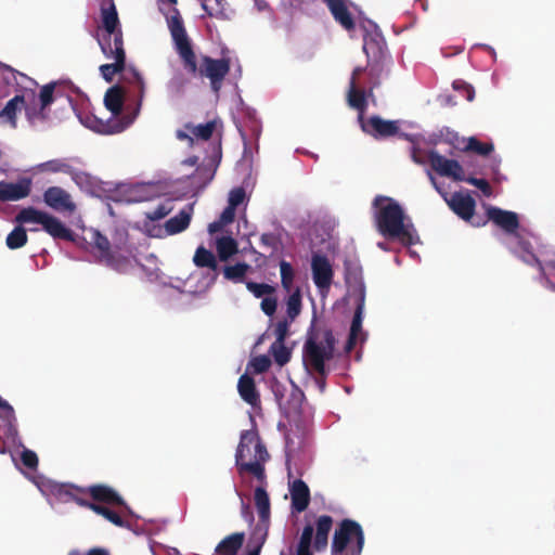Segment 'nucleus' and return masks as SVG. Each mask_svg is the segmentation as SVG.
<instances>
[{
    "instance_id": "obj_1",
    "label": "nucleus",
    "mask_w": 555,
    "mask_h": 555,
    "mask_svg": "<svg viewBox=\"0 0 555 555\" xmlns=\"http://www.w3.org/2000/svg\"><path fill=\"white\" fill-rule=\"evenodd\" d=\"M375 219L380 234L386 237L398 238L405 245L418 243V235L404 216L400 205L390 197L377 196L374 201Z\"/></svg>"
},
{
    "instance_id": "obj_2",
    "label": "nucleus",
    "mask_w": 555,
    "mask_h": 555,
    "mask_svg": "<svg viewBox=\"0 0 555 555\" xmlns=\"http://www.w3.org/2000/svg\"><path fill=\"white\" fill-rule=\"evenodd\" d=\"M486 214L488 219L503 231L502 242L513 254L526 263L535 261L531 243L519 232V218L516 212L488 206Z\"/></svg>"
},
{
    "instance_id": "obj_3",
    "label": "nucleus",
    "mask_w": 555,
    "mask_h": 555,
    "mask_svg": "<svg viewBox=\"0 0 555 555\" xmlns=\"http://www.w3.org/2000/svg\"><path fill=\"white\" fill-rule=\"evenodd\" d=\"M361 68L358 67L353 70L352 76L350 78L349 82V90H348V103L351 107L360 111L362 113L366 105V99L362 90H360L357 77L361 73ZM360 121H361V128L364 132L376 137V138H383V137H389L393 134H400L403 135V133L400 132L402 128H410L412 127V124L406 121H400V120H384L378 116H373L369 120L362 119V114H360ZM404 137L410 140L411 142H414L415 137L414 135H406Z\"/></svg>"
},
{
    "instance_id": "obj_4",
    "label": "nucleus",
    "mask_w": 555,
    "mask_h": 555,
    "mask_svg": "<svg viewBox=\"0 0 555 555\" xmlns=\"http://www.w3.org/2000/svg\"><path fill=\"white\" fill-rule=\"evenodd\" d=\"M268 459V452L259 440L256 430H245L241 435L235 461L241 472L253 474L258 479L264 476L263 463Z\"/></svg>"
},
{
    "instance_id": "obj_5",
    "label": "nucleus",
    "mask_w": 555,
    "mask_h": 555,
    "mask_svg": "<svg viewBox=\"0 0 555 555\" xmlns=\"http://www.w3.org/2000/svg\"><path fill=\"white\" fill-rule=\"evenodd\" d=\"M160 11L164 13L167 26L175 42V47L184 62V66L191 72H196L195 54L188 38L182 18L176 9L177 0H158Z\"/></svg>"
},
{
    "instance_id": "obj_6",
    "label": "nucleus",
    "mask_w": 555,
    "mask_h": 555,
    "mask_svg": "<svg viewBox=\"0 0 555 555\" xmlns=\"http://www.w3.org/2000/svg\"><path fill=\"white\" fill-rule=\"evenodd\" d=\"M85 240L93 247L100 262L116 271L126 270L129 261L126 254H129V250L126 248L125 240L121 236L112 244L101 232L90 228L86 230Z\"/></svg>"
},
{
    "instance_id": "obj_7",
    "label": "nucleus",
    "mask_w": 555,
    "mask_h": 555,
    "mask_svg": "<svg viewBox=\"0 0 555 555\" xmlns=\"http://www.w3.org/2000/svg\"><path fill=\"white\" fill-rule=\"evenodd\" d=\"M335 339L332 332L317 330L309 334L304 347V364L308 370L324 373L325 362L334 352Z\"/></svg>"
},
{
    "instance_id": "obj_8",
    "label": "nucleus",
    "mask_w": 555,
    "mask_h": 555,
    "mask_svg": "<svg viewBox=\"0 0 555 555\" xmlns=\"http://www.w3.org/2000/svg\"><path fill=\"white\" fill-rule=\"evenodd\" d=\"M348 294L356 298V311L350 326V334L346 350L350 351L358 344H362L366 335L362 328L364 307H365V286L360 272H349L346 276Z\"/></svg>"
},
{
    "instance_id": "obj_9",
    "label": "nucleus",
    "mask_w": 555,
    "mask_h": 555,
    "mask_svg": "<svg viewBox=\"0 0 555 555\" xmlns=\"http://www.w3.org/2000/svg\"><path fill=\"white\" fill-rule=\"evenodd\" d=\"M364 544V534L361 526L346 519L335 531L332 553L333 555H361Z\"/></svg>"
},
{
    "instance_id": "obj_10",
    "label": "nucleus",
    "mask_w": 555,
    "mask_h": 555,
    "mask_svg": "<svg viewBox=\"0 0 555 555\" xmlns=\"http://www.w3.org/2000/svg\"><path fill=\"white\" fill-rule=\"evenodd\" d=\"M16 221L22 224L41 225L53 238L73 240V232L59 218L34 207L22 209L16 216Z\"/></svg>"
},
{
    "instance_id": "obj_11",
    "label": "nucleus",
    "mask_w": 555,
    "mask_h": 555,
    "mask_svg": "<svg viewBox=\"0 0 555 555\" xmlns=\"http://www.w3.org/2000/svg\"><path fill=\"white\" fill-rule=\"evenodd\" d=\"M90 492L95 500L102 501L109 506L104 504H90L96 514L102 515L105 519L112 524L124 527L125 522L121 517V512L115 509V507L124 508V502L121 498L111 488L106 486H94L90 488Z\"/></svg>"
},
{
    "instance_id": "obj_12",
    "label": "nucleus",
    "mask_w": 555,
    "mask_h": 555,
    "mask_svg": "<svg viewBox=\"0 0 555 555\" xmlns=\"http://www.w3.org/2000/svg\"><path fill=\"white\" fill-rule=\"evenodd\" d=\"M27 477L38 488L40 493L47 498L52 507L56 503H67L70 501H75L78 505H83L82 500L77 496V490L74 487L59 483L44 476L31 475Z\"/></svg>"
},
{
    "instance_id": "obj_13",
    "label": "nucleus",
    "mask_w": 555,
    "mask_h": 555,
    "mask_svg": "<svg viewBox=\"0 0 555 555\" xmlns=\"http://www.w3.org/2000/svg\"><path fill=\"white\" fill-rule=\"evenodd\" d=\"M27 477L38 488L40 493L47 498L52 507L56 503H67L70 501H75L78 505H83L82 500L77 496V490L74 487L59 483L44 476L31 475Z\"/></svg>"
},
{
    "instance_id": "obj_14",
    "label": "nucleus",
    "mask_w": 555,
    "mask_h": 555,
    "mask_svg": "<svg viewBox=\"0 0 555 555\" xmlns=\"http://www.w3.org/2000/svg\"><path fill=\"white\" fill-rule=\"evenodd\" d=\"M21 447L15 427V414L12 405L0 397V453H10L16 461L14 448Z\"/></svg>"
},
{
    "instance_id": "obj_15",
    "label": "nucleus",
    "mask_w": 555,
    "mask_h": 555,
    "mask_svg": "<svg viewBox=\"0 0 555 555\" xmlns=\"http://www.w3.org/2000/svg\"><path fill=\"white\" fill-rule=\"evenodd\" d=\"M140 112V104L132 113L125 114L122 117H109L103 120L94 115L80 116V122L88 129L100 134H116L129 128Z\"/></svg>"
},
{
    "instance_id": "obj_16",
    "label": "nucleus",
    "mask_w": 555,
    "mask_h": 555,
    "mask_svg": "<svg viewBox=\"0 0 555 555\" xmlns=\"http://www.w3.org/2000/svg\"><path fill=\"white\" fill-rule=\"evenodd\" d=\"M193 215V205L183 208L178 215L168 219L165 224H151L145 225V233L151 237L163 238L169 235H176L190 225Z\"/></svg>"
},
{
    "instance_id": "obj_17",
    "label": "nucleus",
    "mask_w": 555,
    "mask_h": 555,
    "mask_svg": "<svg viewBox=\"0 0 555 555\" xmlns=\"http://www.w3.org/2000/svg\"><path fill=\"white\" fill-rule=\"evenodd\" d=\"M99 43L101 46L102 52L106 55V57L114 60V63L112 64H104L100 66V72L103 78L106 81H111L113 77L117 73L121 72L125 67L122 39L120 36H116L115 47H113L111 42H107L106 39H99Z\"/></svg>"
},
{
    "instance_id": "obj_18",
    "label": "nucleus",
    "mask_w": 555,
    "mask_h": 555,
    "mask_svg": "<svg viewBox=\"0 0 555 555\" xmlns=\"http://www.w3.org/2000/svg\"><path fill=\"white\" fill-rule=\"evenodd\" d=\"M193 262L198 268H208L211 271L204 274L199 281V284L194 289L190 291L193 294H204L214 285L217 279V258L210 250L199 246L195 250Z\"/></svg>"
},
{
    "instance_id": "obj_19",
    "label": "nucleus",
    "mask_w": 555,
    "mask_h": 555,
    "mask_svg": "<svg viewBox=\"0 0 555 555\" xmlns=\"http://www.w3.org/2000/svg\"><path fill=\"white\" fill-rule=\"evenodd\" d=\"M55 86L56 83L54 82L43 86L39 95L35 92V100L25 102L23 109H25L27 120L31 125H37L44 120V109L53 102V91Z\"/></svg>"
},
{
    "instance_id": "obj_20",
    "label": "nucleus",
    "mask_w": 555,
    "mask_h": 555,
    "mask_svg": "<svg viewBox=\"0 0 555 555\" xmlns=\"http://www.w3.org/2000/svg\"><path fill=\"white\" fill-rule=\"evenodd\" d=\"M29 86L25 87L21 94L12 98L0 111V119L3 125L10 126L15 129L17 127V114L23 109L25 102L35 100V87L37 83L28 79Z\"/></svg>"
},
{
    "instance_id": "obj_21",
    "label": "nucleus",
    "mask_w": 555,
    "mask_h": 555,
    "mask_svg": "<svg viewBox=\"0 0 555 555\" xmlns=\"http://www.w3.org/2000/svg\"><path fill=\"white\" fill-rule=\"evenodd\" d=\"M429 180L434 188L444 197L449 207L462 219L469 220L475 211L476 203L474 198L467 193H454L450 198L447 197V193L437 183L430 171H427Z\"/></svg>"
},
{
    "instance_id": "obj_22",
    "label": "nucleus",
    "mask_w": 555,
    "mask_h": 555,
    "mask_svg": "<svg viewBox=\"0 0 555 555\" xmlns=\"http://www.w3.org/2000/svg\"><path fill=\"white\" fill-rule=\"evenodd\" d=\"M312 280L322 296L328 293L333 281V268L330 260L321 255H313L311 259Z\"/></svg>"
},
{
    "instance_id": "obj_23",
    "label": "nucleus",
    "mask_w": 555,
    "mask_h": 555,
    "mask_svg": "<svg viewBox=\"0 0 555 555\" xmlns=\"http://www.w3.org/2000/svg\"><path fill=\"white\" fill-rule=\"evenodd\" d=\"M428 162L431 168L442 177L451 178L454 181L466 180L463 167L454 159L446 158L437 152L431 151L428 154Z\"/></svg>"
},
{
    "instance_id": "obj_24",
    "label": "nucleus",
    "mask_w": 555,
    "mask_h": 555,
    "mask_svg": "<svg viewBox=\"0 0 555 555\" xmlns=\"http://www.w3.org/2000/svg\"><path fill=\"white\" fill-rule=\"evenodd\" d=\"M43 202L59 212H74L77 208L72 195L61 186H50L43 192Z\"/></svg>"
},
{
    "instance_id": "obj_25",
    "label": "nucleus",
    "mask_w": 555,
    "mask_h": 555,
    "mask_svg": "<svg viewBox=\"0 0 555 555\" xmlns=\"http://www.w3.org/2000/svg\"><path fill=\"white\" fill-rule=\"evenodd\" d=\"M30 178H22L16 182H0V201H20L27 197L31 191Z\"/></svg>"
},
{
    "instance_id": "obj_26",
    "label": "nucleus",
    "mask_w": 555,
    "mask_h": 555,
    "mask_svg": "<svg viewBox=\"0 0 555 555\" xmlns=\"http://www.w3.org/2000/svg\"><path fill=\"white\" fill-rule=\"evenodd\" d=\"M229 72V62L225 60H212L205 57L201 73L208 77L211 81L214 91H218L221 86V81Z\"/></svg>"
},
{
    "instance_id": "obj_27",
    "label": "nucleus",
    "mask_w": 555,
    "mask_h": 555,
    "mask_svg": "<svg viewBox=\"0 0 555 555\" xmlns=\"http://www.w3.org/2000/svg\"><path fill=\"white\" fill-rule=\"evenodd\" d=\"M75 168V159L68 157L52 158L47 162L40 163L34 167L37 173L46 175H66L73 173Z\"/></svg>"
},
{
    "instance_id": "obj_28",
    "label": "nucleus",
    "mask_w": 555,
    "mask_h": 555,
    "mask_svg": "<svg viewBox=\"0 0 555 555\" xmlns=\"http://www.w3.org/2000/svg\"><path fill=\"white\" fill-rule=\"evenodd\" d=\"M173 208V201L170 197H159L155 199L152 206L144 212L147 220L144 222L143 228L145 229L147 223H150V225L155 224L154 221L165 218Z\"/></svg>"
},
{
    "instance_id": "obj_29",
    "label": "nucleus",
    "mask_w": 555,
    "mask_h": 555,
    "mask_svg": "<svg viewBox=\"0 0 555 555\" xmlns=\"http://www.w3.org/2000/svg\"><path fill=\"white\" fill-rule=\"evenodd\" d=\"M325 2L335 21L346 30H351L354 23L348 10V0H325Z\"/></svg>"
},
{
    "instance_id": "obj_30",
    "label": "nucleus",
    "mask_w": 555,
    "mask_h": 555,
    "mask_svg": "<svg viewBox=\"0 0 555 555\" xmlns=\"http://www.w3.org/2000/svg\"><path fill=\"white\" fill-rule=\"evenodd\" d=\"M102 20L105 35L101 39H106L107 42L115 47V38L116 36H121V33L118 29V16L114 5L102 10ZM120 38L122 39V37Z\"/></svg>"
},
{
    "instance_id": "obj_31",
    "label": "nucleus",
    "mask_w": 555,
    "mask_h": 555,
    "mask_svg": "<svg viewBox=\"0 0 555 555\" xmlns=\"http://www.w3.org/2000/svg\"><path fill=\"white\" fill-rule=\"evenodd\" d=\"M292 506L297 512H302L307 508L310 501V492L308 486L302 480H295L291 485Z\"/></svg>"
},
{
    "instance_id": "obj_32",
    "label": "nucleus",
    "mask_w": 555,
    "mask_h": 555,
    "mask_svg": "<svg viewBox=\"0 0 555 555\" xmlns=\"http://www.w3.org/2000/svg\"><path fill=\"white\" fill-rule=\"evenodd\" d=\"M237 390L241 398L251 406H258L259 404V392L256 389L254 379L248 375L244 374L240 377L237 383Z\"/></svg>"
},
{
    "instance_id": "obj_33",
    "label": "nucleus",
    "mask_w": 555,
    "mask_h": 555,
    "mask_svg": "<svg viewBox=\"0 0 555 555\" xmlns=\"http://www.w3.org/2000/svg\"><path fill=\"white\" fill-rule=\"evenodd\" d=\"M73 182L85 193L93 195L100 189L99 180L76 166L70 175Z\"/></svg>"
},
{
    "instance_id": "obj_34",
    "label": "nucleus",
    "mask_w": 555,
    "mask_h": 555,
    "mask_svg": "<svg viewBox=\"0 0 555 555\" xmlns=\"http://www.w3.org/2000/svg\"><path fill=\"white\" fill-rule=\"evenodd\" d=\"M202 8L208 15L221 20H231L234 16V11L229 8L225 0H198Z\"/></svg>"
},
{
    "instance_id": "obj_35",
    "label": "nucleus",
    "mask_w": 555,
    "mask_h": 555,
    "mask_svg": "<svg viewBox=\"0 0 555 555\" xmlns=\"http://www.w3.org/2000/svg\"><path fill=\"white\" fill-rule=\"evenodd\" d=\"M215 247L221 261L229 260L238 251L237 242L231 235L216 236Z\"/></svg>"
},
{
    "instance_id": "obj_36",
    "label": "nucleus",
    "mask_w": 555,
    "mask_h": 555,
    "mask_svg": "<svg viewBox=\"0 0 555 555\" xmlns=\"http://www.w3.org/2000/svg\"><path fill=\"white\" fill-rule=\"evenodd\" d=\"M104 104L107 111L112 113L111 117H120L122 104H124V92L121 88L114 86L109 88L104 96Z\"/></svg>"
},
{
    "instance_id": "obj_37",
    "label": "nucleus",
    "mask_w": 555,
    "mask_h": 555,
    "mask_svg": "<svg viewBox=\"0 0 555 555\" xmlns=\"http://www.w3.org/2000/svg\"><path fill=\"white\" fill-rule=\"evenodd\" d=\"M461 143V145H457V149L465 152H475L482 156L490 154L494 150V146L491 142L482 143L475 137L462 138Z\"/></svg>"
},
{
    "instance_id": "obj_38",
    "label": "nucleus",
    "mask_w": 555,
    "mask_h": 555,
    "mask_svg": "<svg viewBox=\"0 0 555 555\" xmlns=\"http://www.w3.org/2000/svg\"><path fill=\"white\" fill-rule=\"evenodd\" d=\"M244 542L243 533H232L225 537L216 547V552L221 555H233Z\"/></svg>"
},
{
    "instance_id": "obj_39",
    "label": "nucleus",
    "mask_w": 555,
    "mask_h": 555,
    "mask_svg": "<svg viewBox=\"0 0 555 555\" xmlns=\"http://www.w3.org/2000/svg\"><path fill=\"white\" fill-rule=\"evenodd\" d=\"M333 520L330 516L323 515L317 521L315 548L320 550L327 545L328 533L332 529Z\"/></svg>"
},
{
    "instance_id": "obj_40",
    "label": "nucleus",
    "mask_w": 555,
    "mask_h": 555,
    "mask_svg": "<svg viewBox=\"0 0 555 555\" xmlns=\"http://www.w3.org/2000/svg\"><path fill=\"white\" fill-rule=\"evenodd\" d=\"M254 499L260 519L267 521L270 516V500L268 493L263 488L258 487L255 490Z\"/></svg>"
},
{
    "instance_id": "obj_41",
    "label": "nucleus",
    "mask_w": 555,
    "mask_h": 555,
    "mask_svg": "<svg viewBox=\"0 0 555 555\" xmlns=\"http://www.w3.org/2000/svg\"><path fill=\"white\" fill-rule=\"evenodd\" d=\"M249 269V264L245 262H238L234 266L224 267L223 275L227 280H230L234 283H242L244 282V278Z\"/></svg>"
},
{
    "instance_id": "obj_42",
    "label": "nucleus",
    "mask_w": 555,
    "mask_h": 555,
    "mask_svg": "<svg viewBox=\"0 0 555 555\" xmlns=\"http://www.w3.org/2000/svg\"><path fill=\"white\" fill-rule=\"evenodd\" d=\"M384 40L382 35L375 30L372 35L364 37L363 51L369 56L370 54H376L382 51Z\"/></svg>"
},
{
    "instance_id": "obj_43",
    "label": "nucleus",
    "mask_w": 555,
    "mask_h": 555,
    "mask_svg": "<svg viewBox=\"0 0 555 555\" xmlns=\"http://www.w3.org/2000/svg\"><path fill=\"white\" fill-rule=\"evenodd\" d=\"M301 311V295L299 288H296L286 301V312L289 321H294Z\"/></svg>"
},
{
    "instance_id": "obj_44",
    "label": "nucleus",
    "mask_w": 555,
    "mask_h": 555,
    "mask_svg": "<svg viewBox=\"0 0 555 555\" xmlns=\"http://www.w3.org/2000/svg\"><path fill=\"white\" fill-rule=\"evenodd\" d=\"M216 126H217V121H208L206 124L197 125V126L188 125L185 128L188 131H190V133L193 137H195L197 139H202V140H207L212 135V132L215 131Z\"/></svg>"
},
{
    "instance_id": "obj_45",
    "label": "nucleus",
    "mask_w": 555,
    "mask_h": 555,
    "mask_svg": "<svg viewBox=\"0 0 555 555\" xmlns=\"http://www.w3.org/2000/svg\"><path fill=\"white\" fill-rule=\"evenodd\" d=\"M270 353L280 366L286 364L291 359V351L282 341H274L270 347Z\"/></svg>"
},
{
    "instance_id": "obj_46",
    "label": "nucleus",
    "mask_w": 555,
    "mask_h": 555,
    "mask_svg": "<svg viewBox=\"0 0 555 555\" xmlns=\"http://www.w3.org/2000/svg\"><path fill=\"white\" fill-rule=\"evenodd\" d=\"M27 242V234L24 228L16 227L8 236H7V246L10 249H16L24 246Z\"/></svg>"
},
{
    "instance_id": "obj_47",
    "label": "nucleus",
    "mask_w": 555,
    "mask_h": 555,
    "mask_svg": "<svg viewBox=\"0 0 555 555\" xmlns=\"http://www.w3.org/2000/svg\"><path fill=\"white\" fill-rule=\"evenodd\" d=\"M313 535V527L308 525L304 528L296 555H311L310 545ZM283 555V553H281Z\"/></svg>"
},
{
    "instance_id": "obj_48",
    "label": "nucleus",
    "mask_w": 555,
    "mask_h": 555,
    "mask_svg": "<svg viewBox=\"0 0 555 555\" xmlns=\"http://www.w3.org/2000/svg\"><path fill=\"white\" fill-rule=\"evenodd\" d=\"M246 288L257 298H266L267 296L274 294L275 288L266 283L246 282Z\"/></svg>"
},
{
    "instance_id": "obj_49",
    "label": "nucleus",
    "mask_w": 555,
    "mask_h": 555,
    "mask_svg": "<svg viewBox=\"0 0 555 555\" xmlns=\"http://www.w3.org/2000/svg\"><path fill=\"white\" fill-rule=\"evenodd\" d=\"M271 365V360L268 356H257L253 358L248 365L247 370L251 371L253 373L260 374L266 372Z\"/></svg>"
},
{
    "instance_id": "obj_50",
    "label": "nucleus",
    "mask_w": 555,
    "mask_h": 555,
    "mask_svg": "<svg viewBox=\"0 0 555 555\" xmlns=\"http://www.w3.org/2000/svg\"><path fill=\"white\" fill-rule=\"evenodd\" d=\"M17 449H22L20 452V457L23 465L30 469L36 468L38 465L37 454L34 451L24 448L22 444L21 447L14 448L16 453L18 452Z\"/></svg>"
},
{
    "instance_id": "obj_51",
    "label": "nucleus",
    "mask_w": 555,
    "mask_h": 555,
    "mask_svg": "<svg viewBox=\"0 0 555 555\" xmlns=\"http://www.w3.org/2000/svg\"><path fill=\"white\" fill-rule=\"evenodd\" d=\"M280 273L283 287L289 291L294 280V270L292 266L286 261H282L280 263Z\"/></svg>"
},
{
    "instance_id": "obj_52",
    "label": "nucleus",
    "mask_w": 555,
    "mask_h": 555,
    "mask_svg": "<svg viewBox=\"0 0 555 555\" xmlns=\"http://www.w3.org/2000/svg\"><path fill=\"white\" fill-rule=\"evenodd\" d=\"M538 264L540 268V271L543 275V285L552 291H555V285L550 281V276L553 272H555V263H548L546 266H542L538 259L535 258V261H532L531 264Z\"/></svg>"
},
{
    "instance_id": "obj_53",
    "label": "nucleus",
    "mask_w": 555,
    "mask_h": 555,
    "mask_svg": "<svg viewBox=\"0 0 555 555\" xmlns=\"http://www.w3.org/2000/svg\"><path fill=\"white\" fill-rule=\"evenodd\" d=\"M276 307H278V298L275 296V293L263 298L260 304L261 310L268 317H272L275 313Z\"/></svg>"
},
{
    "instance_id": "obj_54",
    "label": "nucleus",
    "mask_w": 555,
    "mask_h": 555,
    "mask_svg": "<svg viewBox=\"0 0 555 555\" xmlns=\"http://www.w3.org/2000/svg\"><path fill=\"white\" fill-rule=\"evenodd\" d=\"M465 181L468 182L469 184L478 188L485 196L490 197L492 195V189L487 180L466 177Z\"/></svg>"
},
{
    "instance_id": "obj_55",
    "label": "nucleus",
    "mask_w": 555,
    "mask_h": 555,
    "mask_svg": "<svg viewBox=\"0 0 555 555\" xmlns=\"http://www.w3.org/2000/svg\"><path fill=\"white\" fill-rule=\"evenodd\" d=\"M288 327H289V323L287 320L279 321L275 324V327H274L275 341L284 343L285 338L288 335Z\"/></svg>"
},
{
    "instance_id": "obj_56",
    "label": "nucleus",
    "mask_w": 555,
    "mask_h": 555,
    "mask_svg": "<svg viewBox=\"0 0 555 555\" xmlns=\"http://www.w3.org/2000/svg\"><path fill=\"white\" fill-rule=\"evenodd\" d=\"M245 197H246V193H245L244 189H242V188L233 189L229 193V199H228L229 205L236 208L240 204H242L244 202Z\"/></svg>"
},
{
    "instance_id": "obj_57",
    "label": "nucleus",
    "mask_w": 555,
    "mask_h": 555,
    "mask_svg": "<svg viewBox=\"0 0 555 555\" xmlns=\"http://www.w3.org/2000/svg\"><path fill=\"white\" fill-rule=\"evenodd\" d=\"M183 83V79L176 76L167 83V90L171 95L179 94L182 91Z\"/></svg>"
},
{
    "instance_id": "obj_58",
    "label": "nucleus",
    "mask_w": 555,
    "mask_h": 555,
    "mask_svg": "<svg viewBox=\"0 0 555 555\" xmlns=\"http://www.w3.org/2000/svg\"><path fill=\"white\" fill-rule=\"evenodd\" d=\"M453 88L455 90H461L463 89L465 91V94H466V99L467 101L472 102L475 98V90L472 86L463 82V81H454L453 82Z\"/></svg>"
},
{
    "instance_id": "obj_59",
    "label": "nucleus",
    "mask_w": 555,
    "mask_h": 555,
    "mask_svg": "<svg viewBox=\"0 0 555 555\" xmlns=\"http://www.w3.org/2000/svg\"><path fill=\"white\" fill-rule=\"evenodd\" d=\"M235 216V207L228 205V207L222 211L220 216V220L225 224L231 223Z\"/></svg>"
},
{
    "instance_id": "obj_60",
    "label": "nucleus",
    "mask_w": 555,
    "mask_h": 555,
    "mask_svg": "<svg viewBox=\"0 0 555 555\" xmlns=\"http://www.w3.org/2000/svg\"><path fill=\"white\" fill-rule=\"evenodd\" d=\"M411 155L413 162L418 165H423L428 160V156L423 155L415 146L412 149Z\"/></svg>"
},
{
    "instance_id": "obj_61",
    "label": "nucleus",
    "mask_w": 555,
    "mask_h": 555,
    "mask_svg": "<svg viewBox=\"0 0 555 555\" xmlns=\"http://www.w3.org/2000/svg\"><path fill=\"white\" fill-rule=\"evenodd\" d=\"M225 225V223L223 221H221L220 219L217 220V221H214L211 222L209 225H208V232L209 234H215L217 232H219L222 227Z\"/></svg>"
},
{
    "instance_id": "obj_62",
    "label": "nucleus",
    "mask_w": 555,
    "mask_h": 555,
    "mask_svg": "<svg viewBox=\"0 0 555 555\" xmlns=\"http://www.w3.org/2000/svg\"><path fill=\"white\" fill-rule=\"evenodd\" d=\"M263 540H264V533L260 530V535L258 538V542H257L256 546L254 548L249 550L247 555H259L260 547H261Z\"/></svg>"
},
{
    "instance_id": "obj_63",
    "label": "nucleus",
    "mask_w": 555,
    "mask_h": 555,
    "mask_svg": "<svg viewBox=\"0 0 555 555\" xmlns=\"http://www.w3.org/2000/svg\"><path fill=\"white\" fill-rule=\"evenodd\" d=\"M177 137H178V139H180V140L188 139V140H190L191 142H192V140H193V139H192V137H193V135L190 133V131H189V132H185V131H183V130H179V131L177 132Z\"/></svg>"
},
{
    "instance_id": "obj_64",
    "label": "nucleus",
    "mask_w": 555,
    "mask_h": 555,
    "mask_svg": "<svg viewBox=\"0 0 555 555\" xmlns=\"http://www.w3.org/2000/svg\"><path fill=\"white\" fill-rule=\"evenodd\" d=\"M88 555H107V553L103 548H92L88 552Z\"/></svg>"
}]
</instances>
